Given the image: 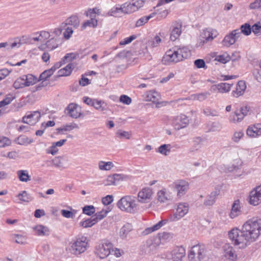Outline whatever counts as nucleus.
Masks as SVG:
<instances>
[{
	"mask_svg": "<svg viewBox=\"0 0 261 261\" xmlns=\"http://www.w3.org/2000/svg\"><path fill=\"white\" fill-rule=\"evenodd\" d=\"M158 200L161 203H166L170 200L169 195L164 190H160L157 194Z\"/></svg>",
	"mask_w": 261,
	"mask_h": 261,
	"instance_id": "obj_32",
	"label": "nucleus"
},
{
	"mask_svg": "<svg viewBox=\"0 0 261 261\" xmlns=\"http://www.w3.org/2000/svg\"><path fill=\"white\" fill-rule=\"evenodd\" d=\"M103 103L101 100L94 99L92 106L97 110L103 111L105 110L102 106V104Z\"/></svg>",
	"mask_w": 261,
	"mask_h": 261,
	"instance_id": "obj_56",
	"label": "nucleus"
},
{
	"mask_svg": "<svg viewBox=\"0 0 261 261\" xmlns=\"http://www.w3.org/2000/svg\"><path fill=\"white\" fill-rule=\"evenodd\" d=\"M23 78L25 80L24 82L27 87H29L31 85H33L37 83L39 80H37V77L32 74L23 75Z\"/></svg>",
	"mask_w": 261,
	"mask_h": 261,
	"instance_id": "obj_34",
	"label": "nucleus"
},
{
	"mask_svg": "<svg viewBox=\"0 0 261 261\" xmlns=\"http://www.w3.org/2000/svg\"><path fill=\"white\" fill-rule=\"evenodd\" d=\"M113 201V197L112 195H108L106 197L102 198V202L105 205H108L111 204Z\"/></svg>",
	"mask_w": 261,
	"mask_h": 261,
	"instance_id": "obj_62",
	"label": "nucleus"
},
{
	"mask_svg": "<svg viewBox=\"0 0 261 261\" xmlns=\"http://www.w3.org/2000/svg\"><path fill=\"white\" fill-rule=\"evenodd\" d=\"M119 100L120 102L127 105L130 104L132 102V99L126 95H122L120 97Z\"/></svg>",
	"mask_w": 261,
	"mask_h": 261,
	"instance_id": "obj_60",
	"label": "nucleus"
},
{
	"mask_svg": "<svg viewBox=\"0 0 261 261\" xmlns=\"http://www.w3.org/2000/svg\"><path fill=\"white\" fill-rule=\"evenodd\" d=\"M39 34L38 36L34 37L32 38V40L34 41L43 42L45 40L48 39L50 37V34L48 32L42 31L39 32H37L35 35Z\"/></svg>",
	"mask_w": 261,
	"mask_h": 261,
	"instance_id": "obj_28",
	"label": "nucleus"
},
{
	"mask_svg": "<svg viewBox=\"0 0 261 261\" xmlns=\"http://www.w3.org/2000/svg\"><path fill=\"white\" fill-rule=\"evenodd\" d=\"M144 4V1L143 0H132L130 2L123 4L124 14H130L137 11Z\"/></svg>",
	"mask_w": 261,
	"mask_h": 261,
	"instance_id": "obj_7",
	"label": "nucleus"
},
{
	"mask_svg": "<svg viewBox=\"0 0 261 261\" xmlns=\"http://www.w3.org/2000/svg\"><path fill=\"white\" fill-rule=\"evenodd\" d=\"M232 84L221 83L217 85H213L211 88V91L213 92L217 91L220 93H227L230 90Z\"/></svg>",
	"mask_w": 261,
	"mask_h": 261,
	"instance_id": "obj_17",
	"label": "nucleus"
},
{
	"mask_svg": "<svg viewBox=\"0 0 261 261\" xmlns=\"http://www.w3.org/2000/svg\"><path fill=\"white\" fill-rule=\"evenodd\" d=\"M11 142L9 139L7 137L0 138V147H4L5 146H9Z\"/></svg>",
	"mask_w": 261,
	"mask_h": 261,
	"instance_id": "obj_59",
	"label": "nucleus"
},
{
	"mask_svg": "<svg viewBox=\"0 0 261 261\" xmlns=\"http://www.w3.org/2000/svg\"><path fill=\"white\" fill-rule=\"evenodd\" d=\"M167 220H163L159 221L156 224L151 227L146 228L143 231V233L145 235L151 233L153 231L159 230L161 227L164 225L167 222Z\"/></svg>",
	"mask_w": 261,
	"mask_h": 261,
	"instance_id": "obj_26",
	"label": "nucleus"
},
{
	"mask_svg": "<svg viewBox=\"0 0 261 261\" xmlns=\"http://www.w3.org/2000/svg\"><path fill=\"white\" fill-rule=\"evenodd\" d=\"M114 167V164L112 162H104L101 161L98 163V167L100 170H110Z\"/></svg>",
	"mask_w": 261,
	"mask_h": 261,
	"instance_id": "obj_37",
	"label": "nucleus"
},
{
	"mask_svg": "<svg viewBox=\"0 0 261 261\" xmlns=\"http://www.w3.org/2000/svg\"><path fill=\"white\" fill-rule=\"evenodd\" d=\"M246 134L248 136L252 138L261 135V124L257 123L249 126L246 130Z\"/></svg>",
	"mask_w": 261,
	"mask_h": 261,
	"instance_id": "obj_21",
	"label": "nucleus"
},
{
	"mask_svg": "<svg viewBox=\"0 0 261 261\" xmlns=\"http://www.w3.org/2000/svg\"><path fill=\"white\" fill-rule=\"evenodd\" d=\"M185 255L186 250L182 246L176 247L171 252L173 260H181Z\"/></svg>",
	"mask_w": 261,
	"mask_h": 261,
	"instance_id": "obj_20",
	"label": "nucleus"
},
{
	"mask_svg": "<svg viewBox=\"0 0 261 261\" xmlns=\"http://www.w3.org/2000/svg\"><path fill=\"white\" fill-rule=\"evenodd\" d=\"M189 122V119L188 117L182 114L173 117L172 119V125L177 130L185 127Z\"/></svg>",
	"mask_w": 261,
	"mask_h": 261,
	"instance_id": "obj_8",
	"label": "nucleus"
},
{
	"mask_svg": "<svg viewBox=\"0 0 261 261\" xmlns=\"http://www.w3.org/2000/svg\"><path fill=\"white\" fill-rule=\"evenodd\" d=\"M88 247V240L84 236H79L71 245V252L79 255L84 252Z\"/></svg>",
	"mask_w": 261,
	"mask_h": 261,
	"instance_id": "obj_4",
	"label": "nucleus"
},
{
	"mask_svg": "<svg viewBox=\"0 0 261 261\" xmlns=\"http://www.w3.org/2000/svg\"><path fill=\"white\" fill-rule=\"evenodd\" d=\"M19 199L23 201L29 202L32 200L31 196L27 193L25 191H23L21 193L18 195Z\"/></svg>",
	"mask_w": 261,
	"mask_h": 261,
	"instance_id": "obj_44",
	"label": "nucleus"
},
{
	"mask_svg": "<svg viewBox=\"0 0 261 261\" xmlns=\"http://www.w3.org/2000/svg\"><path fill=\"white\" fill-rule=\"evenodd\" d=\"M65 112L71 117L75 119L80 117L81 115L77 111V105L74 103L69 104L66 108Z\"/></svg>",
	"mask_w": 261,
	"mask_h": 261,
	"instance_id": "obj_19",
	"label": "nucleus"
},
{
	"mask_svg": "<svg viewBox=\"0 0 261 261\" xmlns=\"http://www.w3.org/2000/svg\"><path fill=\"white\" fill-rule=\"evenodd\" d=\"M110 211L102 210L101 211L96 213L93 217L95 220H96V222L98 221L101 220L105 217H106L107 214Z\"/></svg>",
	"mask_w": 261,
	"mask_h": 261,
	"instance_id": "obj_45",
	"label": "nucleus"
},
{
	"mask_svg": "<svg viewBox=\"0 0 261 261\" xmlns=\"http://www.w3.org/2000/svg\"><path fill=\"white\" fill-rule=\"evenodd\" d=\"M115 177V181L116 185L118 184L119 181L122 180H126L129 178V176L122 174H113Z\"/></svg>",
	"mask_w": 261,
	"mask_h": 261,
	"instance_id": "obj_50",
	"label": "nucleus"
},
{
	"mask_svg": "<svg viewBox=\"0 0 261 261\" xmlns=\"http://www.w3.org/2000/svg\"><path fill=\"white\" fill-rule=\"evenodd\" d=\"M259 69H256L254 72V75L256 80L261 83V63L259 64Z\"/></svg>",
	"mask_w": 261,
	"mask_h": 261,
	"instance_id": "obj_64",
	"label": "nucleus"
},
{
	"mask_svg": "<svg viewBox=\"0 0 261 261\" xmlns=\"http://www.w3.org/2000/svg\"><path fill=\"white\" fill-rule=\"evenodd\" d=\"M158 236L159 239L160 241H166L172 238L171 233L166 232H163L162 233H159Z\"/></svg>",
	"mask_w": 261,
	"mask_h": 261,
	"instance_id": "obj_53",
	"label": "nucleus"
},
{
	"mask_svg": "<svg viewBox=\"0 0 261 261\" xmlns=\"http://www.w3.org/2000/svg\"><path fill=\"white\" fill-rule=\"evenodd\" d=\"M252 28L248 23H245L241 26L240 30H239V32L240 33V36L241 35V34L243 33L246 36H248L250 35L251 33Z\"/></svg>",
	"mask_w": 261,
	"mask_h": 261,
	"instance_id": "obj_38",
	"label": "nucleus"
},
{
	"mask_svg": "<svg viewBox=\"0 0 261 261\" xmlns=\"http://www.w3.org/2000/svg\"><path fill=\"white\" fill-rule=\"evenodd\" d=\"M241 114H242V113H241L240 111H236L234 115L230 116V120L233 122L241 121L244 117V116L242 117V115H240Z\"/></svg>",
	"mask_w": 261,
	"mask_h": 261,
	"instance_id": "obj_47",
	"label": "nucleus"
},
{
	"mask_svg": "<svg viewBox=\"0 0 261 261\" xmlns=\"http://www.w3.org/2000/svg\"><path fill=\"white\" fill-rule=\"evenodd\" d=\"M133 227L131 224L126 223L120 229V237L121 239H125L128 234L132 230Z\"/></svg>",
	"mask_w": 261,
	"mask_h": 261,
	"instance_id": "obj_30",
	"label": "nucleus"
},
{
	"mask_svg": "<svg viewBox=\"0 0 261 261\" xmlns=\"http://www.w3.org/2000/svg\"><path fill=\"white\" fill-rule=\"evenodd\" d=\"M59 40L57 38H51L46 42L47 50L51 51L57 48L59 46Z\"/></svg>",
	"mask_w": 261,
	"mask_h": 261,
	"instance_id": "obj_33",
	"label": "nucleus"
},
{
	"mask_svg": "<svg viewBox=\"0 0 261 261\" xmlns=\"http://www.w3.org/2000/svg\"><path fill=\"white\" fill-rule=\"evenodd\" d=\"M34 229L38 236H48L49 234L48 228L43 225H37Z\"/></svg>",
	"mask_w": 261,
	"mask_h": 261,
	"instance_id": "obj_35",
	"label": "nucleus"
},
{
	"mask_svg": "<svg viewBox=\"0 0 261 261\" xmlns=\"http://www.w3.org/2000/svg\"><path fill=\"white\" fill-rule=\"evenodd\" d=\"M191 56L190 50L186 46L182 47L175 46L167 50L162 60L164 64L170 65L177 63Z\"/></svg>",
	"mask_w": 261,
	"mask_h": 261,
	"instance_id": "obj_2",
	"label": "nucleus"
},
{
	"mask_svg": "<svg viewBox=\"0 0 261 261\" xmlns=\"http://www.w3.org/2000/svg\"><path fill=\"white\" fill-rule=\"evenodd\" d=\"M73 68L74 66L72 64H68L66 67L60 69L58 71V72L59 76H63L69 75L71 74Z\"/></svg>",
	"mask_w": 261,
	"mask_h": 261,
	"instance_id": "obj_31",
	"label": "nucleus"
},
{
	"mask_svg": "<svg viewBox=\"0 0 261 261\" xmlns=\"http://www.w3.org/2000/svg\"><path fill=\"white\" fill-rule=\"evenodd\" d=\"M249 203L255 206L261 203V185L250 192Z\"/></svg>",
	"mask_w": 261,
	"mask_h": 261,
	"instance_id": "obj_10",
	"label": "nucleus"
},
{
	"mask_svg": "<svg viewBox=\"0 0 261 261\" xmlns=\"http://www.w3.org/2000/svg\"><path fill=\"white\" fill-rule=\"evenodd\" d=\"M65 31L63 32V36L66 39H69L71 36L73 31V28L67 26L64 28Z\"/></svg>",
	"mask_w": 261,
	"mask_h": 261,
	"instance_id": "obj_51",
	"label": "nucleus"
},
{
	"mask_svg": "<svg viewBox=\"0 0 261 261\" xmlns=\"http://www.w3.org/2000/svg\"><path fill=\"white\" fill-rule=\"evenodd\" d=\"M137 38V36L135 35H132L127 38L124 39L123 40L119 42L120 45H125L130 43L132 41L135 40Z\"/></svg>",
	"mask_w": 261,
	"mask_h": 261,
	"instance_id": "obj_57",
	"label": "nucleus"
},
{
	"mask_svg": "<svg viewBox=\"0 0 261 261\" xmlns=\"http://www.w3.org/2000/svg\"><path fill=\"white\" fill-rule=\"evenodd\" d=\"M223 250L224 252V256L230 261H235L237 258V255L233 247L229 244H226L223 246Z\"/></svg>",
	"mask_w": 261,
	"mask_h": 261,
	"instance_id": "obj_18",
	"label": "nucleus"
},
{
	"mask_svg": "<svg viewBox=\"0 0 261 261\" xmlns=\"http://www.w3.org/2000/svg\"><path fill=\"white\" fill-rule=\"evenodd\" d=\"M171 149V145L170 144H163L161 145L158 148V152L164 155H167L170 152Z\"/></svg>",
	"mask_w": 261,
	"mask_h": 261,
	"instance_id": "obj_42",
	"label": "nucleus"
},
{
	"mask_svg": "<svg viewBox=\"0 0 261 261\" xmlns=\"http://www.w3.org/2000/svg\"><path fill=\"white\" fill-rule=\"evenodd\" d=\"M246 89V83L243 81L238 82L236 90L232 92V95L235 97H238L242 95Z\"/></svg>",
	"mask_w": 261,
	"mask_h": 261,
	"instance_id": "obj_23",
	"label": "nucleus"
},
{
	"mask_svg": "<svg viewBox=\"0 0 261 261\" xmlns=\"http://www.w3.org/2000/svg\"><path fill=\"white\" fill-rule=\"evenodd\" d=\"M241 208L240 200L239 199L235 200L231 206V212L229 214L230 217L233 219L241 215Z\"/></svg>",
	"mask_w": 261,
	"mask_h": 261,
	"instance_id": "obj_24",
	"label": "nucleus"
},
{
	"mask_svg": "<svg viewBox=\"0 0 261 261\" xmlns=\"http://www.w3.org/2000/svg\"><path fill=\"white\" fill-rule=\"evenodd\" d=\"M148 21V20H147V18H146V16H143L136 21L135 27L137 28L140 27L144 25Z\"/></svg>",
	"mask_w": 261,
	"mask_h": 261,
	"instance_id": "obj_58",
	"label": "nucleus"
},
{
	"mask_svg": "<svg viewBox=\"0 0 261 261\" xmlns=\"http://www.w3.org/2000/svg\"><path fill=\"white\" fill-rule=\"evenodd\" d=\"M210 93L208 92L201 93L196 94H193L191 96V99L193 100H197L199 101H203L205 100Z\"/></svg>",
	"mask_w": 261,
	"mask_h": 261,
	"instance_id": "obj_41",
	"label": "nucleus"
},
{
	"mask_svg": "<svg viewBox=\"0 0 261 261\" xmlns=\"http://www.w3.org/2000/svg\"><path fill=\"white\" fill-rule=\"evenodd\" d=\"M74 128H79V125L76 123H71L68 125H66L63 127L58 128L57 130L58 132L61 131H69L72 130Z\"/></svg>",
	"mask_w": 261,
	"mask_h": 261,
	"instance_id": "obj_48",
	"label": "nucleus"
},
{
	"mask_svg": "<svg viewBox=\"0 0 261 261\" xmlns=\"http://www.w3.org/2000/svg\"><path fill=\"white\" fill-rule=\"evenodd\" d=\"M75 211L72 210V211H70L66 210H62L61 211V215L66 218H73L75 217Z\"/></svg>",
	"mask_w": 261,
	"mask_h": 261,
	"instance_id": "obj_49",
	"label": "nucleus"
},
{
	"mask_svg": "<svg viewBox=\"0 0 261 261\" xmlns=\"http://www.w3.org/2000/svg\"><path fill=\"white\" fill-rule=\"evenodd\" d=\"M79 56L78 53H69L67 54L64 58L62 59L63 63H65V60L66 61H72L73 59H75L76 58L77 56Z\"/></svg>",
	"mask_w": 261,
	"mask_h": 261,
	"instance_id": "obj_54",
	"label": "nucleus"
},
{
	"mask_svg": "<svg viewBox=\"0 0 261 261\" xmlns=\"http://www.w3.org/2000/svg\"><path fill=\"white\" fill-rule=\"evenodd\" d=\"M216 60L222 63H226L230 60V58L228 56H225V55H219L216 57Z\"/></svg>",
	"mask_w": 261,
	"mask_h": 261,
	"instance_id": "obj_61",
	"label": "nucleus"
},
{
	"mask_svg": "<svg viewBox=\"0 0 261 261\" xmlns=\"http://www.w3.org/2000/svg\"><path fill=\"white\" fill-rule=\"evenodd\" d=\"M261 234V219L256 218L247 220L243 225L242 230L237 228L229 232V239L234 246L245 248L254 242Z\"/></svg>",
	"mask_w": 261,
	"mask_h": 261,
	"instance_id": "obj_1",
	"label": "nucleus"
},
{
	"mask_svg": "<svg viewBox=\"0 0 261 261\" xmlns=\"http://www.w3.org/2000/svg\"><path fill=\"white\" fill-rule=\"evenodd\" d=\"M90 20L85 21L82 26V30L86 29L87 27H95L97 25V20L94 17H90Z\"/></svg>",
	"mask_w": 261,
	"mask_h": 261,
	"instance_id": "obj_43",
	"label": "nucleus"
},
{
	"mask_svg": "<svg viewBox=\"0 0 261 261\" xmlns=\"http://www.w3.org/2000/svg\"><path fill=\"white\" fill-rule=\"evenodd\" d=\"M189 211V205L187 203H180L177 205L176 213L173 215V221H176L183 217Z\"/></svg>",
	"mask_w": 261,
	"mask_h": 261,
	"instance_id": "obj_12",
	"label": "nucleus"
},
{
	"mask_svg": "<svg viewBox=\"0 0 261 261\" xmlns=\"http://www.w3.org/2000/svg\"><path fill=\"white\" fill-rule=\"evenodd\" d=\"M153 192L149 188H143L138 193V201L142 203L149 202L152 199Z\"/></svg>",
	"mask_w": 261,
	"mask_h": 261,
	"instance_id": "obj_9",
	"label": "nucleus"
},
{
	"mask_svg": "<svg viewBox=\"0 0 261 261\" xmlns=\"http://www.w3.org/2000/svg\"><path fill=\"white\" fill-rule=\"evenodd\" d=\"M113 247L111 243L108 241L102 240L96 246L95 253L100 258H105L111 254V250Z\"/></svg>",
	"mask_w": 261,
	"mask_h": 261,
	"instance_id": "obj_5",
	"label": "nucleus"
},
{
	"mask_svg": "<svg viewBox=\"0 0 261 261\" xmlns=\"http://www.w3.org/2000/svg\"><path fill=\"white\" fill-rule=\"evenodd\" d=\"M220 190L219 189H216L211 194L207 195L204 202V205L205 206L213 205L216 202L217 196L220 194Z\"/></svg>",
	"mask_w": 261,
	"mask_h": 261,
	"instance_id": "obj_22",
	"label": "nucleus"
},
{
	"mask_svg": "<svg viewBox=\"0 0 261 261\" xmlns=\"http://www.w3.org/2000/svg\"><path fill=\"white\" fill-rule=\"evenodd\" d=\"M40 117L41 114L39 111H34L24 116L22 118V122L24 123L33 124L39 121Z\"/></svg>",
	"mask_w": 261,
	"mask_h": 261,
	"instance_id": "obj_15",
	"label": "nucleus"
},
{
	"mask_svg": "<svg viewBox=\"0 0 261 261\" xmlns=\"http://www.w3.org/2000/svg\"><path fill=\"white\" fill-rule=\"evenodd\" d=\"M80 21L77 16L73 15L67 18L64 22H63V26H69L73 28H76L79 27Z\"/></svg>",
	"mask_w": 261,
	"mask_h": 261,
	"instance_id": "obj_25",
	"label": "nucleus"
},
{
	"mask_svg": "<svg viewBox=\"0 0 261 261\" xmlns=\"http://www.w3.org/2000/svg\"><path fill=\"white\" fill-rule=\"evenodd\" d=\"M239 37V29L233 30L229 34L225 36L222 41V43L224 46L228 47L233 44Z\"/></svg>",
	"mask_w": 261,
	"mask_h": 261,
	"instance_id": "obj_11",
	"label": "nucleus"
},
{
	"mask_svg": "<svg viewBox=\"0 0 261 261\" xmlns=\"http://www.w3.org/2000/svg\"><path fill=\"white\" fill-rule=\"evenodd\" d=\"M19 180L22 182H28L31 180V176L29 175L28 170H20L16 172Z\"/></svg>",
	"mask_w": 261,
	"mask_h": 261,
	"instance_id": "obj_29",
	"label": "nucleus"
},
{
	"mask_svg": "<svg viewBox=\"0 0 261 261\" xmlns=\"http://www.w3.org/2000/svg\"><path fill=\"white\" fill-rule=\"evenodd\" d=\"M217 36V32L214 31L203 30L200 35V43L203 44L212 41Z\"/></svg>",
	"mask_w": 261,
	"mask_h": 261,
	"instance_id": "obj_16",
	"label": "nucleus"
},
{
	"mask_svg": "<svg viewBox=\"0 0 261 261\" xmlns=\"http://www.w3.org/2000/svg\"><path fill=\"white\" fill-rule=\"evenodd\" d=\"M124 7L123 4L121 5L116 6L115 7H113L108 13V15L109 16H115L120 13H124V11H123Z\"/></svg>",
	"mask_w": 261,
	"mask_h": 261,
	"instance_id": "obj_36",
	"label": "nucleus"
},
{
	"mask_svg": "<svg viewBox=\"0 0 261 261\" xmlns=\"http://www.w3.org/2000/svg\"><path fill=\"white\" fill-rule=\"evenodd\" d=\"M96 220L92 216L91 218L80 222V225L84 228L91 227L96 223Z\"/></svg>",
	"mask_w": 261,
	"mask_h": 261,
	"instance_id": "obj_39",
	"label": "nucleus"
},
{
	"mask_svg": "<svg viewBox=\"0 0 261 261\" xmlns=\"http://www.w3.org/2000/svg\"><path fill=\"white\" fill-rule=\"evenodd\" d=\"M181 25L179 24H175L173 27L170 33V40L171 41L176 40L180 35Z\"/></svg>",
	"mask_w": 261,
	"mask_h": 261,
	"instance_id": "obj_27",
	"label": "nucleus"
},
{
	"mask_svg": "<svg viewBox=\"0 0 261 261\" xmlns=\"http://www.w3.org/2000/svg\"><path fill=\"white\" fill-rule=\"evenodd\" d=\"M206 254L204 247L199 245L193 246L188 254V257L190 261H201L204 258Z\"/></svg>",
	"mask_w": 261,
	"mask_h": 261,
	"instance_id": "obj_6",
	"label": "nucleus"
},
{
	"mask_svg": "<svg viewBox=\"0 0 261 261\" xmlns=\"http://www.w3.org/2000/svg\"><path fill=\"white\" fill-rule=\"evenodd\" d=\"M174 189L177 192V196L181 197L184 195L189 189V184L185 180H180L174 183Z\"/></svg>",
	"mask_w": 261,
	"mask_h": 261,
	"instance_id": "obj_13",
	"label": "nucleus"
},
{
	"mask_svg": "<svg viewBox=\"0 0 261 261\" xmlns=\"http://www.w3.org/2000/svg\"><path fill=\"white\" fill-rule=\"evenodd\" d=\"M24 78L22 76L16 79L14 82L13 86L15 89H18L27 87L25 83L24 82Z\"/></svg>",
	"mask_w": 261,
	"mask_h": 261,
	"instance_id": "obj_40",
	"label": "nucleus"
},
{
	"mask_svg": "<svg viewBox=\"0 0 261 261\" xmlns=\"http://www.w3.org/2000/svg\"><path fill=\"white\" fill-rule=\"evenodd\" d=\"M252 31L256 35L261 34V25L257 23L254 24L252 27Z\"/></svg>",
	"mask_w": 261,
	"mask_h": 261,
	"instance_id": "obj_63",
	"label": "nucleus"
},
{
	"mask_svg": "<svg viewBox=\"0 0 261 261\" xmlns=\"http://www.w3.org/2000/svg\"><path fill=\"white\" fill-rule=\"evenodd\" d=\"M116 135L120 138H125L126 139H129L132 134L130 132L122 130H118L116 132Z\"/></svg>",
	"mask_w": 261,
	"mask_h": 261,
	"instance_id": "obj_52",
	"label": "nucleus"
},
{
	"mask_svg": "<svg viewBox=\"0 0 261 261\" xmlns=\"http://www.w3.org/2000/svg\"><path fill=\"white\" fill-rule=\"evenodd\" d=\"M117 206L122 211L134 214L136 212L138 204L136 203L135 197L126 195L118 200Z\"/></svg>",
	"mask_w": 261,
	"mask_h": 261,
	"instance_id": "obj_3",
	"label": "nucleus"
},
{
	"mask_svg": "<svg viewBox=\"0 0 261 261\" xmlns=\"http://www.w3.org/2000/svg\"><path fill=\"white\" fill-rule=\"evenodd\" d=\"M95 212L93 205H86L83 208V213L87 215L91 216Z\"/></svg>",
	"mask_w": 261,
	"mask_h": 261,
	"instance_id": "obj_46",
	"label": "nucleus"
},
{
	"mask_svg": "<svg viewBox=\"0 0 261 261\" xmlns=\"http://www.w3.org/2000/svg\"><path fill=\"white\" fill-rule=\"evenodd\" d=\"M51 72V70L49 71L48 69L44 71L40 75L39 81H46L48 78L52 75Z\"/></svg>",
	"mask_w": 261,
	"mask_h": 261,
	"instance_id": "obj_55",
	"label": "nucleus"
},
{
	"mask_svg": "<svg viewBox=\"0 0 261 261\" xmlns=\"http://www.w3.org/2000/svg\"><path fill=\"white\" fill-rule=\"evenodd\" d=\"M51 162L56 168L64 169L67 168L68 159V157L65 155H59L55 157Z\"/></svg>",
	"mask_w": 261,
	"mask_h": 261,
	"instance_id": "obj_14",
	"label": "nucleus"
}]
</instances>
